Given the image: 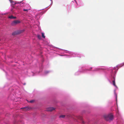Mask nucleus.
Instances as JSON below:
<instances>
[{
    "mask_svg": "<svg viewBox=\"0 0 124 124\" xmlns=\"http://www.w3.org/2000/svg\"><path fill=\"white\" fill-rule=\"evenodd\" d=\"M101 69H100V68H95L94 70L93 71H98V70Z\"/></svg>",
    "mask_w": 124,
    "mask_h": 124,
    "instance_id": "nucleus-10",
    "label": "nucleus"
},
{
    "mask_svg": "<svg viewBox=\"0 0 124 124\" xmlns=\"http://www.w3.org/2000/svg\"><path fill=\"white\" fill-rule=\"evenodd\" d=\"M112 82H113V85L115 86H116V84H115V80L113 81H112Z\"/></svg>",
    "mask_w": 124,
    "mask_h": 124,
    "instance_id": "nucleus-8",
    "label": "nucleus"
},
{
    "mask_svg": "<svg viewBox=\"0 0 124 124\" xmlns=\"http://www.w3.org/2000/svg\"><path fill=\"white\" fill-rule=\"evenodd\" d=\"M55 108L53 107H49L48 108L47 110L48 111H52L55 109Z\"/></svg>",
    "mask_w": 124,
    "mask_h": 124,
    "instance_id": "nucleus-3",
    "label": "nucleus"
},
{
    "mask_svg": "<svg viewBox=\"0 0 124 124\" xmlns=\"http://www.w3.org/2000/svg\"><path fill=\"white\" fill-rule=\"evenodd\" d=\"M37 37L39 39H41V37L40 35H37Z\"/></svg>",
    "mask_w": 124,
    "mask_h": 124,
    "instance_id": "nucleus-11",
    "label": "nucleus"
},
{
    "mask_svg": "<svg viewBox=\"0 0 124 124\" xmlns=\"http://www.w3.org/2000/svg\"><path fill=\"white\" fill-rule=\"evenodd\" d=\"M41 34H42V37L44 38H45V37L44 35V33H43L42 32L41 33Z\"/></svg>",
    "mask_w": 124,
    "mask_h": 124,
    "instance_id": "nucleus-7",
    "label": "nucleus"
},
{
    "mask_svg": "<svg viewBox=\"0 0 124 124\" xmlns=\"http://www.w3.org/2000/svg\"><path fill=\"white\" fill-rule=\"evenodd\" d=\"M78 118L80 120H82V117L80 116L78 117Z\"/></svg>",
    "mask_w": 124,
    "mask_h": 124,
    "instance_id": "nucleus-12",
    "label": "nucleus"
},
{
    "mask_svg": "<svg viewBox=\"0 0 124 124\" xmlns=\"http://www.w3.org/2000/svg\"><path fill=\"white\" fill-rule=\"evenodd\" d=\"M21 1L20 2H17V3H15V4H16V3H21Z\"/></svg>",
    "mask_w": 124,
    "mask_h": 124,
    "instance_id": "nucleus-15",
    "label": "nucleus"
},
{
    "mask_svg": "<svg viewBox=\"0 0 124 124\" xmlns=\"http://www.w3.org/2000/svg\"><path fill=\"white\" fill-rule=\"evenodd\" d=\"M20 33L18 31H16L12 33V34L13 35H15L16 34H19Z\"/></svg>",
    "mask_w": 124,
    "mask_h": 124,
    "instance_id": "nucleus-4",
    "label": "nucleus"
},
{
    "mask_svg": "<svg viewBox=\"0 0 124 124\" xmlns=\"http://www.w3.org/2000/svg\"><path fill=\"white\" fill-rule=\"evenodd\" d=\"M83 123H84V121H83Z\"/></svg>",
    "mask_w": 124,
    "mask_h": 124,
    "instance_id": "nucleus-16",
    "label": "nucleus"
},
{
    "mask_svg": "<svg viewBox=\"0 0 124 124\" xmlns=\"http://www.w3.org/2000/svg\"><path fill=\"white\" fill-rule=\"evenodd\" d=\"M113 115L111 114L104 116L105 120L107 121L112 120L113 118Z\"/></svg>",
    "mask_w": 124,
    "mask_h": 124,
    "instance_id": "nucleus-1",
    "label": "nucleus"
},
{
    "mask_svg": "<svg viewBox=\"0 0 124 124\" xmlns=\"http://www.w3.org/2000/svg\"><path fill=\"white\" fill-rule=\"evenodd\" d=\"M65 116L64 115H62L60 116V117L64 118Z\"/></svg>",
    "mask_w": 124,
    "mask_h": 124,
    "instance_id": "nucleus-9",
    "label": "nucleus"
},
{
    "mask_svg": "<svg viewBox=\"0 0 124 124\" xmlns=\"http://www.w3.org/2000/svg\"><path fill=\"white\" fill-rule=\"evenodd\" d=\"M9 18L11 19H16V16H14L12 15H11L8 17Z\"/></svg>",
    "mask_w": 124,
    "mask_h": 124,
    "instance_id": "nucleus-6",
    "label": "nucleus"
},
{
    "mask_svg": "<svg viewBox=\"0 0 124 124\" xmlns=\"http://www.w3.org/2000/svg\"><path fill=\"white\" fill-rule=\"evenodd\" d=\"M34 100H31V101H30L29 102L30 103H32L34 102Z\"/></svg>",
    "mask_w": 124,
    "mask_h": 124,
    "instance_id": "nucleus-13",
    "label": "nucleus"
},
{
    "mask_svg": "<svg viewBox=\"0 0 124 124\" xmlns=\"http://www.w3.org/2000/svg\"><path fill=\"white\" fill-rule=\"evenodd\" d=\"M29 10V9H23V10L24 11H26L27 12L28 11V10Z\"/></svg>",
    "mask_w": 124,
    "mask_h": 124,
    "instance_id": "nucleus-14",
    "label": "nucleus"
},
{
    "mask_svg": "<svg viewBox=\"0 0 124 124\" xmlns=\"http://www.w3.org/2000/svg\"><path fill=\"white\" fill-rule=\"evenodd\" d=\"M21 109H23L24 111H26L28 110L29 109V108L28 107H25L23 108H21Z\"/></svg>",
    "mask_w": 124,
    "mask_h": 124,
    "instance_id": "nucleus-5",
    "label": "nucleus"
},
{
    "mask_svg": "<svg viewBox=\"0 0 124 124\" xmlns=\"http://www.w3.org/2000/svg\"><path fill=\"white\" fill-rule=\"evenodd\" d=\"M20 23V22L18 20H15L11 23V25L12 26L16 25V24L19 23Z\"/></svg>",
    "mask_w": 124,
    "mask_h": 124,
    "instance_id": "nucleus-2",
    "label": "nucleus"
}]
</instances>
